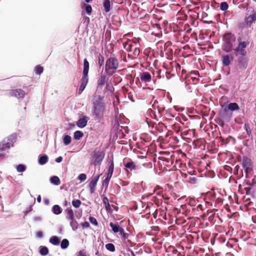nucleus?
Instances as JSON below:
<instances>
[{
	"label": "nucleus",
	"instance_id": "nucleus-1",
	"mask_svg": "<svg viewBox=\"0 0 256 256\" xmlns=\"http://www.w3.org/2000/svg\"><path fill=\"white\" fill-rule=\"evenodd\" d=\"M106 110V104L104 96L96 95L93 100L92 116L96 120H100L104 116Z\"/></svg>",
	"mask_w": 256,
	"mask_h": 256
},
{
	"label": "nucleus",
	"instance_id": "nucleus-2",
	"mask_svg": "<svg viewBox=\"0 0 256 256\" xmlns=\"http://www.w3.org/2000/svg\"><path fill=\"white\" fill-rule=\"evenodd\" d=\"M16 134H13L0 142V160L6 156V154L4 152L13 146V144L16 142Z\"/></svg>",
	"mask_w": 256,
	"mask_h": 256
},
{
	"label": "nucleus",
	"instance_id": "nucleus-3",
	"mask_svg": "<svg viewBox=\"0 0 256 256\" xmlns=\"http://www.w3.org/2000/svg\"><path fill=\"white\" fill-rule=\"evenodd\" d=\"M119 62L118 60L111 54L109 58H108L106 62L105 71L110 76L112 75L116 72V70L118 68Z\"/></svg>",
	"mask_w": 256,
	"mask_h": 256
},
{
	"label": "nucleus",
	"instance_id": "nucleus-4",
	"mask_svg": "<svg viewBox=\"0 0 256 256\" xmlns=\"http://www.w3.org/2000/svg\"><path fill=\"white\" fill-rule=\"evenodd\" d=\"M105 156V152L103 150L95 149L90 154V164L94 166H100Z\"/></svg>",
	"mask_w": 256,
	"mask_h": 256
},
{
	"label": "nucleus",
	"instance_id": "nucleus-5",
	"mask_svg": "<svg viewBox=\"0 0 256 256\" xmlns=\"http://www.w3.org/2000/svg\"><path fill=\"white\" fill-rule=\"evenodd\" d=\"M236 39V36L232 33L226 34L224 36V42L222 45V50L226 52H231L233 48Z\"/></svg>",
	"mask_w": 256,
	"mask_h": 256
},
{
	"label": "nucleus",
	"instance_id": "nucleus-6",
	"mask_svg": "<svg viewBox=\"0 0 256 256\" xmlns=\"http://www.w3.org/2000/svg\"><path fill=\"white\" fill-rule=\"evenodd\" d=\"M238 46L234 49V54L236 56L240 55L242 56H245L246 54V52L245 48L248 45L249 42L248 41H242L241 38L238 39Z\"/></svg>",
	"mask_w": 256,
	"mask_h": 256
},
{
	"label": "nucleus",
	"instance_id": "nucleus-7",
	"mask_svg": "<svg viewBox=\"0 0 256 256\" xmlns=\"http://www.w3.org/2000/svg\"><path fill=\"white\" fill-rule=\"evenodd\" d=\"M242 164L246 174L250 172L252 170V164L251 160L246 156L242 158Z\"/></svg>",
	"mask_w": 256,
	"mask_h": 256
},
{
	"label": "nucleus",
	"instance_id": "nucleus-8",
	"mask_svg": "<svg viewBox=\"0 0 256 256\" xmlns=\"http://www.w3.org/2000/svg\"><path fill=\"white\" fill-rule=\"evenodd\" d=\"M220 118L226 122H229L231 119L232 113L228 112V110L225 108L220 112Z\"/></svg>",
	"mask_w": 256,
	"mask_h": 256
},
{
	"label": "nucleus",
	"instance_id": "nucleus-9",
	"mask_svg": "<svg viewBox=\"0 0 256 256\" xmlns=\"http://www.w3.org/2000/svg\"><path fill=\"white\" fill-rule=\"evenodd\" d=\"M100 175H97L96 176L92 178L89 184L88 187L90 190V194H92L94 192L96 189V184L98 180Z\"/></svg>",
	"mask_w": 256,
	"mask_h": 256
},
{
	"label": "nucleus",
	"instance_id": "nucleus-10",
	"mask_svg": "<svg viewBox=\"0 0 256 256\" xmlns=\"http://www.w3.org/2000/svg\"><path fill=\"white\" fill-rule=\"evenodd\" d=\"M234 60V56H230L228 54L224 55L222 56V66L224 67L229 66L231 62Z\"/></svg>",
	"mask_w": 256,
	"mask_h": 256
},
{
	"label": "nucleus",
	"instance_id": "nucleus-11",
	"mask_svg": "<svg viewBox=\"0 0 256 256\" xmlns=\"http://www.w3.org/2000/svg\"><path fill=\"white\" fill-rule=\"evenodd\" d=\"M10 94L17 98H22L25 95V92L22 89H16L12 90L10 92Z\"/></svg>",
	"mask_w": 256,
	"mask_h": 256
},
{
	"label": "nucleus",
	"instance_id": "nucleus-12",
	"mask_svg": "<svg viewBox=\"0 0 256 256\" xmlns=\"http://www.w3.org/2000/svg\"><path fill=\"white\" fill-rule=\"evenodd\" d=\"M88 81V75H84L82 74V76L80 80V85L79 88L78 92L79 94H81L83 90H84L86 86Z\"/></svg>",
	"mask_w": 256,
	"mask_h": 256
},
{
	"label": "nucleus",
	"instance_id": "nucleus-13",
	"mask_svg": "<svg viewBox=\"0 0 256 256\" xmlns=\"http://www.w3.org/2000/svg\"><path fill=\"white\" fill-rule=\"evenodd\" d=\"M88 120L89 118L88 116H84L82 118H80L77 122V126L80 128H84L86 126Z\"/></svg>",
	"mask_w": 256,
	"mask_h": 256
},
{
	"label": "nucleus",
	"instance_id": "nucleus-14",
	"mask_svg": "<svg viewBox=\"0 0 256 256\" xmlns=\"http://www.w3.org/2000/svg\"><path fill=\"white\" fill-rule=\"evenodd\" d=\"M140 80L144 82H148L152 79L151 75L148 72H143L140 74Z\"/></svg>",
	"mask_w": 256,
	"mask_h": 256
},
{
	"label": "nucleus",
	"instance_id": "nucleus-15",
	"mask_svg": "<svg viewBox=\"0 0 256 256\" xmlns=\"http://www.w3.org/2000/svg\"><path fill=\"white\" fill-rule=\"evenodd\" d=\"M124 165L126 168L131 171L135 170L136 168V166L135 163L131 160L126 162V160H124Z\"/></svg>",
	"mask_w": 256,
	"mask_h": 256
},
{
	"label": "nucleus",
	"instance_id": "nucleus-16",
	"mask_svg": "<svg viewBox=\"0 0 256 256\" xmlns=\"http://www.w3.org/2000/svg\"><path fill=\"white\" fill-rule=\"evenodd\" d=\"M106 76L105 74L102 73L99 79L98 80V88H102L104 84Z\"/></svg>",
	"mask_w": 256,
	"mask_h": 256
},
{
	"label": "nucleus",
	"instance_id": "nucleus-17",
	"mask_svg": "<svg viewBox=\"0 0 256 256\" xmlns=\"http://www.w3.org/2000/svg\"><path fill=\"white\" fill-rule=\"evenodd\" d=\"M256 20V12L253 14L246 18V23L248 25H250Z\"/></svg>",
	"mask_w": 256,
	"mask_h": 256
},
{
	"label": "nucleus",
	"instance_id": "nucleus-18",
	"mask_svg": "<svg viewBox=\"0 0 256 256\" xmlns=\"http://www.w3.org/2000/svg\"><path fill=\"white\" fill-rule=\"evenodd\" d=\"M65 212H66L68 215L66 217L67 220H70L74 219V212L70 207L66 208L65 210Z\"/></svg>",
	"mask_w": 256,
	"mask_h": 256
},
{
	"label": "nucleus",
	"instance_id": "nucleus-19",
	"mask_svg": "<svg viewBox=\"0 0 256 256\" xmlns=\"http://www.w3.org/2000/svg\"><path fill=\"white\" fill-rule=\"evenodd\" d=\"M108 164H110V165L108 166V172H113L114 169L113 156H108Z\"/></svg>",
	"mask_w": 256,
	"mask_h": 256
},
{
	"label": "nucleus",
	"instance_id": "nucleus-20",
	"mask_svg": "<svg viewBox=\"0 0 256 256\" xmlns=\"http://www.w3.org/2000/svg\"><path fill=\"white\" fill-rule=\"evenodd\" d=\"M89 70V62L88 60L85 58L84 60V70L82 74L88 75Z\"/></svg>",
	"mask_w": 256,
	"mask_h": 256
},
{
	"label": "nucleus",
	"instance_id": "nucleus-21",
	"mask_svg": "<svg viewBox=\"0 0 256 256\" xmlns=\"http://www.w3.org/2000/svg\"><path fill=\"white\" fill-rule=\"evenodd\" d=\"M238 63L240 68L246 69L247 68V62L244 58L238 59Z\"/></svg>",
	"mask_w": 256,
	"mask_h": 256
},
{
	"label": "nucleus",
	"instance_id": "nucleus-22",
	"mask_svg": "<svg viewBox=\"0 0 256 256\" xmlns=\"http://www.w3.org/2000/svg\"><path fill=\"white\" fill-rule=\"evenodd\" d=\"M239 108V106L236 102H230L228 106V110L232 112L238 110Z\"/></svg>",
	"mask_w": 256,
	"mask_h": 256
},
{
	"label": "nucleus",
	"instance_id": "nucleus-23",
	"mask_svg": "<svg viewBox=\"0 0 256 256\" xmlns=\"http://www.w3.org/2000/svg\"><path fill=\"white\" fill-rule=\"evenodd\" d=\"M52 210L54 214L58 215L62 213V208L59 205L55 204L52 206Z\"/></svg>",
	"mask_w": 256,
	"mask_h": 256
},
{
	"label": "nucleus",
	"instance_id": "nucleus-24",
	"mask_svg": "<svg viewBox=\"0 0 256 256\" xmlns=\"http://www.w3.org/2000/svg\"><path fill=\"white\" fill-rule=\"evenodd\" d=\"M48 161V156L44 154L43 156H40L38 162L40 165H44L46 164Z\"/></svg>",
	"mask_w": 256,
	"mask_h": 256
},
{
	"label": "nucleus",
	"instance_id": "nucleus-25",
	"mask_svg": "<svg viewBox=\"0 0 256 256\" xmlns=\"http://www.w3.org/2000/svg\"><path fill=\"white\" fill-rule=\"evenodd\" d=\"M50 242L54 246L60 244V240L57 236H52L50 239Z\"/></svg>",
	"mask_w": 256,
	"mask_h": 256
},
{
	"label": "nucleus",
	"instance_id": "nucleus-26",
	"mask_svg": "<svg viewBox=\"0 0 256 256\" xmlns=\"http://www.w3.org/2000/svg\"><path fill=\"white\" fill-rule=\"evenodd\" d=\"M50 182L56 186H58L60 184V180L57 176H52L50 178Z\"/></svg>",
	"mask_w": 256,
	"mask_h": 256
},
{
	"label": "nucleus",
	"instance_id": "nucleus-27",
	"mask_svg": "<svg viewBox=\"0 0 256 256\" xmlns=\"http://www.w3.org/2000/svg\"><path fill=\"white\" fill-rule=\"evenodd\" d=\"M48 249L46 246H40V254L42 256L47 255L48 254Z\"/></svg>",
	"mask_w": 256,
	"mask_h": 256
},
{
	"label": "nucleus",
	"instance_id": "nucleus-28",
	"mask_svg": "<svg viewBox=\"0 0 256 256\" xmlns=\"http://www.w3.org/2000/svg\"><path fill=\"white\" fill-rule=\"evenodd\" d=\"M103 6L106 12H108L110 10V0H104L103 3Z\"/></svg>",
	"mask_w": 256,
	"mask_h": 256
},
{
	"label": "nucleus",
	"instance_id": "nucleus-29",
	"mask_svg": "<svg viewBox=\"0 0 256 256\" xmlns=\"http://www.w3.org/2000/svg\"><path fill=\"white\" fill-rule=\"evenodd\" d=\"M110 226L112 228L113 232L114 233L118 232V231H120V229L121 228L118 224H115L113 222H110Z\"/></svg>",
	"mask_w": 256,
	"mask_h": 256
},
{
	"label": "nucleus",
	"instance_id": "nucleus-30",
	"mask_svg": "<svg viewBox=\"0 0 256 256\" xmlns=\"http://www.w3.org/2000/svg\"><path fill=\"white\" fill-rule=\"evenodd\" d=\"M102 202L105 206L106 209V210L109 211L111 210L110 204L108 202V199L107 197L104 196L102 198Z\"/></svg>",
	"mask_w": 256,
	"mask_h": 256
},
{
	"label": "nucleus",
	"instance_id": "nucleus-31",
	"mask_svg": "<svg viewBox=\"0 0 256 256\" xmlns=\"http://www.w3.org/2000/svg\"><path fill=\"white\" fill-rule=\"evenodd\" d=\"M72 138L68 135H64L63 138L64 144L65 146H68L71 142Z\"/></svg>",
	"mask_w": 256,
	"mask_h": 256
},
{
	"label": "nucleus",
	"instance_id": "nucleus-32",
	"mask_svg": "<svg viewBox=\"0 0 256 256\" xmlns=\"http://www.w3.org/2000/svg\"><path fill=\"white\" fill-rule=\"evenodd\" d=\"M69 246V242L67 239H64L61 242L60 247L62 249L65 250L68 248Z\"/></svg>",
	"mask_w": 256,
	"mask_h": 256
},
{
	"label": "nucleus",
	"instance_id": "nucleus-33",
	"mask_svg": "<svg viewBox=\"0 0 256 256\" xmlns=\"http://www.w3.org/2000/svg\"><path fill=\"white\" fill-rule=\"evenodd\" d=\"M98 64L100 68L104 64V57L100 54H98Z\"/></svg>",
	"mask_w": 256,
	"mask_h": 256
},
{
	"label": "nucleus",
	"instance_id": "nucleus-34",
	"mask_svg": "<svg viewBox=\"0 0 256 256\" xmlns=\"http://www.w3.org/2000/svg\"><path fill=\"white\" fill-rule=\"evenodd\" d=\"M70 220V226L72 227V230H76L78 228V222L74 219Z\"/></svg>",
	"mask_w": 256,
	"mask_h": 256
},
{
	"label": "nucleus",
	"instance_id": "nucleus-35",
	"mask_svg": "<svg viewBox=\"0 0 256 256\" xmlns=\"http://www.w3.org/2000/svg\"><path fill=\"white\" fill-rule=\"evenodd\" d=\"M84 136V134L82 132L77 130L74 132V138L76 140H80Z\"/></svg>",
	"mask_w": 256,
	"mask_h": 256
},
{
	"label": "nucleus",
	"instance_id": "nucleus-36",
	"mask_svg": "<svg viewBox=\"0 0 256 256\" xmlns=\"http://www.w3.org/2000/svg\"><path fill=\"white\" fill-rule=\"evenodd\" d=\"M106 248L107 250L111 252H114L116 250L115 246L114 244L111 243H108L106 244Z\"/></svg>",
	"mask_w": 256,
	"mask_h": 256
},
{
	"label": "nucleus",
	"instance_id": "nucleus-37",
	"mask_svg": "<svg viewBox=\"0 0 256 256\" xmlns=\"http://www.w3.org/2000/svg\"><path fill=\"white\" fill-rule=\"evenodd\" d=\"M34 70L36 74L40 75L43 72L44 68L41 66H37L35 67Z\"/></svg>",
	"mask_w": 256,
	"mask_h": 256
},
{
	"label": "nucleus",
	"instance_id": "nucleus-38",
	"mask_svg": "<svg viewBox=\"0 0 256 256\" xmlns=\"http://www.w3.org/2000/svg\"><path fill=\"white\" fill-rule=\"evenodd\" d=\"M26 170V167L24 165L20 164L16 166V170L18 172H22Z\"/></svg>",
	"mask_w": 256,
	"mask_h": 256
},
{
	"label": "nucleus",
	"instance_id": "nucleus-39",
	"mask_svg": "<svg viewBox=\"0 0 256 256\" xmlns=\"http://www.w3.org/2000/svg\"><path fill=\"white\" fill-rule=\"evenodd\" d=\"M81 204V201L79 200H74L72 201V204L76 208H79Z\"/></svg>",
	"mask_w": 256,
	"mask_h": 256
},
{
	"label": "nucleus",
	"instance_id": "nucleus-40",
	"mask_svg": "<svg viewBox=\"0 0 256 256\" xmlns=\"http://www.w3.org/2000/svg\"><path fill=\"white\" fill-rule=\"evenodd\" d=\"M124 48L128 52H130L132 50V46L131 44H129L127 42H124Z\"/></svg>",
	"mask_w": 256,
	"mask_h": 256
},
{
	"label": "nucleus",
	"instance_id": "nucleus-41",
	"mask_svg": "<svg viewBox=\"0 0 256 256\" xmlns=\"http://www.w3.org/2000/svg\"><path fill=\"white\" fill-rule=\"evenodd\" d=\"M228 8V4L226 2H221L220 4V9L224 11L226 10Z\"/></svg>",
	"mask_w": 256,
	"mask_h": 256
},
{
	"label": "nucleus",
	"instance_id": "nucleus-42",
	"mask_svg": "<svg viewBox=\"0 0 256 256\" xmlns=\"http://www.w3.org/2000/svg\"><path fill=\"white\" fill-rule=\"evenodd\" d=\"M244 128L246 132V134L250 136L252 135V130L248 124H245L244 125Z\"/></svg>",
	"mask_w": 256,
	"mask_h": 256
},
{
	"label": "nucleus",
	"instance_id": "nucleus-43",
	"mask_svg": "<svg viewBox=\"0 0 256 256\" xmlns=\"http://www.w3.org/2000/svg\"><path fill=\"white\" fill-rule=\"evenodd\" d=\"M84 6H85V9L86 13L88 14H90L92 11V6L90 5L84 4Z\"/></svg>",
	"mask_w": 256,
	"mask_h": 256
},
{
	"label": "nucleus",
	"instance_id": "nucleus-44",
	"mask_svg": "<svg viewBox=\"0 0 256 256\" xmlns=\"http://www.w3.org/2000/svg\"><path fill=\"white\" fill-rule=\"evenodd\" d=\"M90 222L93 224L94 225L97 226L98 225V222L96 218L92 216H90L89 218Z\"/></svg>",
	"mask_w": 256,
	"mask_h": 256
},
{
	"label": "nucleus",
	"instance_id": "nucleus-45",
	"mask_svg": "<svg viewBox=\"0 0 256 256\" xmlns=\"http://www.w3.org/2000/svg\"><path fill=\"white\" fill-rule=\"evenodd\" d=\"M78 178L80 182L84 181L86 178V174H81L78 176Z\"/></svg>",
	"mask_w": 256,
	"mask_h": 256
},
{
	"label": "nucleus",
	"instance_id": "nucleus-46",
	"mask_svg": "<svg viewBox=\"0 0 256 256\" xmlns=\"http://www.w3.org/2000/svg\"><path fill=\"white\" fill-rule=\"evenodd\" d=\"M110 180L106 178L102 182V186H106V188H107L108 187V186Z\"/></svg>",
	"mask_w": 256,
	"mask_h": 256
},
{
	"label": "nucleus",
	"instance_id": "nucleus-47",
	"mask_svg": "<svg viewBox=\"0 0 256 256\" xmlns=\"http://www.w3.org/2000/svg\"><path fill=\"white\" fill-rule=\"evenodd\" d=\"M133 54L135 56H138L140 54V49L136 47L133 50Z\"/></svg>",
	"mask_w": 256,
	"mask_h": 256
},
{
	"label": "nucleus",
	"instance_id": "nucleus-48",
	"mask_svg": "<svg viewBox=\"0 0 256 256\" xmlns=\"http://www.w3.org/2000/svg\"><path fill=\"white\" fill-rule=\"evenodd\" d=\"M82 226L83 228H87L90 226V224L88 222H85L82 224Z\"/></svg>",
	"mask_w": 256,
	"mask_h": 256
},
{
	"label": "nucleus",
	"instance_id": "nucleus-49",
	"mask_svg": "<svg viewBox=\"0 0 256 256\" xmlns=\"http://www.w3.org/2000/svg\"><path fill=\"white\" fill-rule=\"evenodd\" d=\"M33 220L34 222H40V221H41L42 218L39 216H34V217L33 218Z\"/></svg>",
	"mask_w": 256,
	"mask_h": 256
},
{
	"label": "nucleus",
	"instance_id": "nucleus-50",
	"mask_svg": "<svg viewBox=\"0 0 256 256\" xmlns=\"http://www.w3.org/2000/svg\"><path fill=\"white\" fill-rule=\"evenodd\" d=\"M62 159H63L62 157L60 156H58V158H57L55 160V161H56V162L58 163H60L62 160Z\"/></svg>",
	"mask_w": 256,
	"mask_h": 256
},
{
	"label": "nucleus",
	"instance_id": "nucleus-51",
	"mask_svg": "<svg viewBox=\"0 0 256 256\" xmlns=\"http://www.w3.org/2000/svg\"><path fill=\"white\" fill-rule=\"evenodd\" d=\"M36 236L38 238H42L43 236V234L42 232H38L36 234Z\"/></svg>",
	"mask_w": 256,
	"mask_h": 256
},
{
	"label": "nucleus",
	"instance_id": "nucleus-52",
	"mask_svg": "<svg viewBox=\"0 0 256 256\" xmlns=\"http://www.w3.org/2000/svg\"><path fill=\"white\" fill-rule=\"evenodd\" d=\"M112 174H113V172H108L106 178L110 180L112 176Z\"/></svg>",
	"mask_w": 256,
	"mask_h": 256
},
{
	"label": "nucleus",
	"instance_id": "nucleus-53",
	"mask_svg": "<svg viewBox=\"0 0 256 256\" xmlns=\"http://www.w3.org/2000/svg\"><path fill=\"white\" fill-rule=\"evenodd\" d=\"M122 236L124 239L126 240L128 238L129 234L124 232Z\"/></svg>",
	"mask_w": 256,
	"mask_h": 256
},
{
	"label": "nucleus",
	"instance_id": "nucleus-54",
	"mask_svg": "<svg viewBox=\"0 0 256 256\" xmlns=\"http://www.w3.org/2000/svg\"><path fill=\"white\" fill-rule=\"evenodd\" d=\"M157 109H158V112L160 114H161L162 113V112H163L164 108H161V107H160V106H158L157 108Z\"/></svg>",
	"mask_w": 256,
	"mask_h": 256
},
{
	"label": "nucleus",
	"instance_id": "nucleus-55",
	"mask_svg": "<svg viewBox=\"0 0 256 256\" xmlns=\"http://www.w3.org/2000/svg\"><path fill=\"white\" fill-rule=\"evenodd\" d=\"M78 256H86V255L85 254V252H84V250H80L78 252Z\"/></svg>",
	"mask_w": 256,
	"mask_h": 256
},
{
	"label": "nucleus",
	"instance_id": "nucleus-56",
	"mask_svg": "<svg viewBox=\"0 0 256 256\" xmlns=\"http://www.w3.org/2000/svg\"><path fill=\"white\" fill-rule=\"evenodd\" d=\"M44 204L46 205V206H48L50 204V200L48 198H44Z\"/></svg>",
	"mask_w": 256,
	"mask_h": 256
},
{
	"label": "nucleus",
	"instance_id": "nucleus-57",
	"mask_svg": "<svg viewBox=\"0 0 256 256\" xmlns=\"http://www.w3.org/2000/svg\"><path fill=\"white\" fill-rule=\"evenodd\" d=\"M118 232H120V234L122 236L123 234L124 233V229L122 228H120V231H118Z\"/></svg>",
	"mask_w": 256,
	"mask_h": 256
},
{
	"label": "nucleus",
	"instance_id": "nucleus-58",
	"mask_svg": "<svg viewBox=\"0 0 256 256\" xmlns=\"http://www.w3.org/2000/svg\"><path fill=\"white\" fill-rule=\"evenodd\" d=\"M36 200H37V202H41V196L40 195H38L37 197V198H36Z\"/></svg>",
	"mask_w": 256,
	"mask_h": 256
},
{
	"label": "nucleus",
	"instance_id": "nucleus-59",
	"mask_svg": "<svg viewBox=\"0 0 256 256\" xmlns=\"http://www.w3.org/2000/svg\"><path fill=\"white\" fill-rule=\"evenodd\" d=\"M186 88L188 90H190V86L189 84H186Z\"/></svg>",
	"mask_w": 256,
	"mask_h": 256
},
{
	"label": "nucleus",
	"instance_id": "nucleus-60",
	"mask_svg": "<svg viewBox=\"0 0 256 256\" xmlns=\"http://www.w3.org/2000/svg\"><path fill=\"white\" fill-rule=\"evenodd\" d=\"M196 178H192V180H191V182H192V183H195V182H196Z\"/></svg>",
	"mask_w": 256,
	"mask_h": 256
},
{
	"label": "nucleus",
	"instance_id": "nucleus-61",
	"mask_svg": "<svg viewBox=\"0 0 256 256\" xmlns=\"http://www.w3.org/2000/svg\"><path fill=\"white\" fill-rule=\"evenodd\" d=\"M85 18H86V20L88 24L90 22V18L88 17H86Z\"/></svg>",
	"mask_w": 256,
	"mask_h": 256
},
{
	"label": "nucleus",
	"instance_id": "nucleus-62",
	"mask_svg": "<svg viewBox=\"0 0 256 256\" xmlns=\"http://www.w3.org/2000/svg\"><path fill=\"white\" fill-rule=\"evenodd\" d=\"M130 254H132V256H136L134 252L132 250H130Z\"/></svg>",
	"mask_w": 256,
	"mask_h": 256
},
{
	"label": "nucleus",
	"instance_id": "nucleus-63",
	"mask_svg": "<svg viewBox=\"0 0 256 256\" xmlns=\"http://www.w3.org/2000/svg\"><path fill=\"white\" fill-rule=\"evenodd\" d=\"M92 0H85L86 2H91Z\"/></svg>",
	"mask_w": 256,
	"mask_h": 256
},
{
	"label": "nucleus",
	"instance_id": "nucleus-64",
	"mask_svg": "<svg viewBox=\"0 0 256 256\" xmlns=\"http://www.w3.org/2000/svg\"><path fill=\"white\" fill-rule=\"evenodd\" d=\"M64 205L65 206H67L68 205V202L66 200H65V202H64Z\"/></svg>",
	"mask_w": 256,
	"mask_h": 256
}]
</instances>
